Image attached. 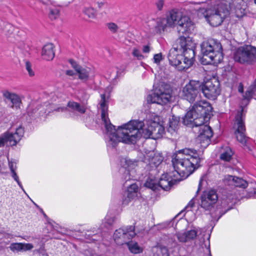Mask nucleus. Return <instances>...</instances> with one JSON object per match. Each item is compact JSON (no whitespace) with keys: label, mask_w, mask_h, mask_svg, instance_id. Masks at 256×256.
<instances>
[{"label":"nucleus","mask_w":256,"mask_h":256,"mask_svg":"<svg viewBox=\"0 0 256 256\" xmlns=\"http://www.w3.org/2000/svg\"><path fill=\"white\" fill-rule=\"evenodd\" d=\"M26 69L27 70L30 76H34V72L33 70L32 64L28 61H26L25 62Z\"/></svg>","instance_id":"a19ab883"},{"label":"nucleus","mask_w":256,"mask_h":256,"mask_svg":"<svg viewBox=\"0 0 256 256\" xmlns=\"http://www.w3.org/2000/svg\"><path fill=\"white\" fill-rule=\"evenodd\" d=\"M100 104L102 110V120L107 136L108 146L114 148L119 142L128 144H134L141 137L152 138V128L148 124L150 120L146 121V124L142 121L130 120L116 130L115 126L112 124L108 118L104 94H101Z\"/></svg>","instance_id":"f03ea898"},{"label":"nucleus","mask_w":256,"mask_h":256,"mask_svg":"<svg viewBox=\"0 0 256 256\" xmlns=\"http://www.w3.org/2000/svg\"><path fill=\"white\" fill-rule=\"evenodd\" d=\"M226 182L228 185L234 186L236 187L245 188L248 186L247 182L242 178L228 175L224 178Z\"/></svg>","instance_id":"4be33fe9"},{"label":"nucleus","mask_w":256,"mask_h":256,"mask_svg":"<svg viewBox=\"0 0 256 256\" xmlns=\"http://www.w3.org/2000/svg\"><path fill=\"white\" fill-rule=\"evenodd\" d=\"M218 196L216 190H211L204 191L200 196V206L206 210H210L216 204Z\"/></svg>","instance_id":"ddd939ff"},{"label":"nucleus","mask_w":256,"mask_h":256,"mask_svg":"<svg viewBox=\"0 0 256 256\" xmlns=\"http://www.w3.org/2000/svg\"><path fill=\"white\" fill-rule=\"evenodd\" d=\"M145 160H148L150 164L156 166L159 165L162 161V156L156 154L154 151H150L144 155Z\"/></svg>","instance_id":"b1692460"},{"label":"nucleus","mask_w":256,"mask_h":256,"mask_svg":"<svg viewBox=\"0 0 256 256\" xmlns=\"http://www.w3.org/2000/svg\"><path fill=\"white\" fill-rule=\"evenodd\" d=\"M150 256H169L168 249L166 246H156L152 248Z\"/></svg>","instance_id":"bb28decb"},{"label":"nucleus","mask_w":256,"mask_h":256,"mask_svg":"<svg viewBox=\"0 0 256 256\" xmlns=\"http://www.w3.org/2000/svg\"><path fill=\"white\" fill-rule=\"evenodd\" d=\"M104 4L102 2L98 3V6L100 8H101L104 6Z\"/></svg>","instance_id":"4d7b16f0"},{"label":"nucleus","mask_w":256,"mask_h":256,"mask_svg":"<svg viewBox=\"0 0 256 256\" xmlns=\"http://www.w3.org/2000/svg\"><path fill=\"white\" fill-rule=\"evenodd\" d=\"M67 106L68 108L65 107L59 108H58V110L65 112L68 108L70 110L73 112L84 114L86 112V108L84 106H82L80 104L74 101H70L68 103Z\"/></svg>","instance_id":"412c9836"},{"label":"nucleus","mask_w":256,"mask_h":256,"mask_svg":"<svg viewBox=\"0 0 256 256\" xmlns=\"http://www.w3.org/2000/svg\"><path fill=\"white\" fill-rule=\"evenodd\" d=\"M194 204H195L194 199L192 198L190 201V202H188V204L186 207V209L188 211L190 210L191 209V208H192L194 206Z\"/></svg>","instance_id":"49530a36"},{"label":"nucleus","mask_w":256,"mask_h":256,"mask_svg":"<svg viewBox=\"0 0 256 256\" xmlns=\"http://www.w3.org/2000/svg\"><path fill=\"white\" fill-rule=\"evenodd\" d=\"M138 186L137 184L134 183L130 184V186L128 187L127 190L124 194V197L122 199V204L128 205L132 200L138 196Z\"/></svg>","instance_id":"a211bd4d"},{"label":"nucleus","mask_w":256,"mask_h":256,"mask_svg":"<svg viewBox=\"0 0 256 256\" xmlns=\"http://www.w3.org/2000/svg\"><path fill=\"white\" fill-rule=\"evenodd\" d=\"M200 90L204 96L210 100H215L220 94L219 82L216 80H208L204 84H201Z\"/></svg>","instance_id":"9b49d317"},{"label":"nucleus","mask_w":256,"mask_h":256,"mask_svg":"<svg viewBox=\"0 0 256 256\" xmlns=\"http://www.w3.org/2000/svg\"><path fill=\"white\" fill-rule=\"evenodd\" d=\"M33 107L32 105H30L28 108L27 112L30 116H32L33 114L40 116L42 114L46 112L45 111L40 110L38 114H36V109L34 110Z\"/></svg>","instance_id":"4c0bfd02"},{"label":"nucleus","mask_w":256,"mask_h":256,"mask_svg":"<svg viewBox=\"0 0 256 256\" xmlns=\"http://www.w3.org/2000/svg\"><path fill=\"white\" fill-rule=\"evenodd\" d=\"M106 26L112 34H116L118 32L119 29L118 26L113 22L107 23L106 24Z\"/></svg>","instance_id":"72a5a7b5"},{"label":"nucleus","mask_w":256,"mask_h":256,"mask_svg":"<svg viewBox=\"0 0 256 256\" xmlns=\"http://www.w3.org/2000/svg\"><path fill=\"white\" fill-rule=\"evenodd\" d=\"M11 173H12V178L14 180H16V182L18 183V185L20 188L24 192L26 193V192L24 189V188L22 184V183L19 180L18 176L17 175L16 171L12 172Z\"/></svg>","instance_id":"79ce46f5"},{"label":"nucleus","mask_w":256,"mask_h":256,"mask_svg":"<svg viewBox=\"0 0 256 256\" xmlns=\"http://www.w3.org/2000/svg\"><path fill=\"white\" fill-rule=\"evenodd\" d=\"M176 236L180 242L184 243L188 242L186 232H178Z\"/></svg>","instance_id":"c9c22d12"},{"label":"nucleus","mask_w":256,"mask_h":256,"mask_svg":"<svg viewBox=\"0 0 256 256\" xmlns=\"http://www.w3.org/2000/svg\"><path fill=\"white\" fill-rule=\"evenodd\" d=\"M201 83L199 81L192 80L182 88V97L192 103L196 102L192 109L187 112L183 118L184 124L194 126V132L198 131V140L202 146L206 147L210 142V138L212 136L210 127L204 124L210 117L212 107L210 104L205 100H200Z\"/></svg>","instance_id":"f257e3e1"},{"label":"nucleus","mask_w":256,"mask_h":256,"mask_svg":"<svg viewBox=\"0 0 256 256\" xmlns=\"http://www.w3.org/2000/svg\"><path fill=\"white\" fill-rule=\"evenodd\" d=\"M6 135L4 133L0 136V147L4 146L5 144H7L6 141Z\"/></svg>","instance_id":"a18cd8bd"},{"label":"nucleus","mask_w":256,"mask_h":256,"mask_svg":"<svg viewBox=\"0 0 256 256\" xmlns=\"http://www.w3.org/2000/svg\"><path fill=\"white\" fill-rule=\"evenodd\" d=\"M60 14V10L57 8H50L48 12L49 18L52 20L57 18Z\"/></svg>","instance_id":"2f4dec72"},{"label":"nucleus","mask_w":256,"mask_h":256,"mask_svg":"<svg viewBox=\"0 0 256 256\" xmlns=\"http://www.w3.org/2000/svg\"><path fill=\"white\" fill-rule=\"evenodd\" d=\"M70 62L78 74V78L83 82H85L88 80L90 76L93 74L92 70L90 68L82 66L72 60H70Z\"/></svg>","instance_id":"2eb2a0df"},{"label":"nucleus","mask_w":256,"mask_h":256,"mask_svg":"<svg viewBox=\"0 0 256 256\" xmlns=\"http://www.w3.org/2000/svg\"><path fill=\"white\" fill-rule=\"evenodd\" d=\"M236 202L235 196L232 194L224 196L220 204L217 206L216 213L212 214V216L214 218H217L218 220L222 215H224L227 211L232 208V206Z\"/></svg>","instance_id":"f8f14e48"},{"label":"nucleus","mask_w":256,"mask_h":256,"mask_svg":"<svg viewBox=\"0 0 256 256\" xmlns=\"http://www.w3.org/2000/svg\"><path fill=\"white\" fill-rule=\"evenodd\" d=\"M180 122V118L172 116L170 118L168 126V132L172 136H176L177 134V131Z\"/></svg>","instance_id":"a878e982"},{"label":"nucleus","mask_w":256,"mask_h":256,"mask_svg":"<svg viewBox=\"0 0 256 256\" xmlns=\"http://www.w3.org/2000/svg\"><path fill=\"white\" fill-rule=\"evenodd\" d=\"M255 4H256V0H254Z\"/></svg>","instance_id":"bf43d9fd"},{"label":"nucleus","mask_w":256,"mask_h":256,"mask_svg":"<svg viewBox=\"0 0 256 256\" xmlns=\"http://www.w3.org/2000/svg\"><path fill=\"white\" fill-rule=\"evenodd\" d=\"M114 220L115 218L114 216L107 214L102 222V226L108 228L114 224Z\"/></svg>","instance_id":"7c9ffc66"},{"label":"nucleus","mask_w":256,"mask_h":256,"mask_svg":"<svg viewBox=\"0 0 256 256\" xmlns=\"http://www.w3.org/2000/svg\"><path fill=\"white\" fill-rule=\"evenodd\" d=\"M180 180L181 178L178 177L174 172L170 174H164L160 178L158 186H160L165 190H168L176 182Z\"/></svg>","instance_id":"4468645a"},{"label":"nucleus","mask_w":256,"mask_h":256,"mask_svg":"<svg viewBox=\"0 0 256 256\" xmlns=\"http://www.w3.org/2000/svg\"><path fill=\"white\" fill-rule=\"evenodd\" d=\"M120 171L121 172H124V174H126V176H124V179H126V180H128L130 179V176H129V171L128 170H126V168H122L121 170H120Z\"/></svg>","instance_id":"3c124183"},{"label":"nucleus","mask_w":256,"mask_h":256,"mask_svg":"<svg viewBox=\"0 0 256 256\" xmlns=\"http://www.w3.org/2000/svg\"><path fill=\"white\" fill-rule=\"evenodd\" d=\"M6 135L7 144L10 146H16L20 142L24 134V129L21 126L16 128L14 133L6 132L4 133Z\"/></svg>","instance_id":"f3484780"},{"label":"nucleus","mask_w":256,"mask_h":256,"mask_svg":"<svg viewBox=\"0 0 256 256\" xmlns=\"http://www.w3.org/2000/svg\"><path fill=\"white\" fill-rule=\"evenodd\" d=\"M126 245L130 252L134 254L142 253L144 250L143 248L134 241H128Z\"/></svg>","instance_id":"cd10ccee"},{"label":"nucleus","mask_w":256,"mask_h":256,"mask_svg":"<svg viewBox=\"0 0 256 256\" xmlns=\"http://www.w3.org/2000/svg\"><path fill=\"white\" fill-rule=\"evenodd\" d=\"M66 74L68 75V76H73L74 74V72L72 70H68L66 71Z\"/></svg>","instance_id":"864d4df0"},{"label":"nucleus","mask_w":256,"mask_h":256,"mask_svg":"<svg viewBox=\"0 0 256 256\" xmlns=\"http://www.w3.org/2000/svg\"><path fill=\"white\" fill-rule=\"evenodd\" d=\"M204 182V180L202 178H200L199 181V184L198 186V189L196 192V193H198L202 188V184Z\"/></svg>","instance_id":"603ef678"},{"label":"nucleus","mask_w":256,"mask_h":256,"mask_svg":"<svg viewBox=\"0 0 256 256\" xmlns=\"http://www.w3.org/2000/svg\"><path fill=\"white\" fill-rule=\"evenodd\" d=\"M9 248L14 252H22V242L12 243Z\"/></svg>","instance_id":"473e14b6"},{"label":"nucleus","mask_w":256,"mask_h":256,"mask_svg":"<svg viewBox=\"0 0 256 256\" xmlns=\"http://www.w3.org/2000/svg\"><path fill=\"white\" fill-rule=\"evenodd\" d=\"M44 217H46V218L47 216L45 214H44Z\"/></svg>","instance_id":"13d9d810"},{"label":"nucleus","mask_w":256,"mask_h":256,"mask_svg":"<svg viewBox=\"0 0 256 256\" xmlns=\"http://www.w3.org/2000/svg\"><path fill=\"white\" fill-rule=\"evenodd\" d=\"M3 96L11 102L12 104V108H15L16 110L20 108L22 100L18 94L6 91L4 92Z\"/></svg>","instance_id":"5701e85b"},{"label":"nucleus","mask_w":256,"mask_h":256,"mask_svg":"<svg viewBox=\"0 0 256 256\" xmlns=\"http://www.w3.org/2000/svg\"><path fill=\"white\" fill-rule=\"evenodd\" d=\"M200 162L196 150L186 148L180 150L172 160L174 172L182 180L200 167Z\"/></svg>","instance_id":"39448f33"},{"label":"nucleus","mask_w":256,"mask_h":256,"mask_svg":"<svg viewBox=\"0 0 256 256\" xmlns=\"http://www.w3.org/2000/svg\"><path fill=\"white\" fill-rule=\"evenodd\" d=\"M166 16L174 28L177 26L180 32L188 34L193 30L194 26L192 22L182 10L172 8L166 12Z\"/></svg>","instance_id":"0eeeda50"},{"label":"nucleus","mask_w":256,"mask_h":256,"mask_svg":"<svg viewBox=\"0 0 256 256\" xmlns=\"http://www.w3.org/2000/svg\"><path fill=\"white\" fill-rule=\"evenodd\" d=\"M172 98V90L168 86L161 85L156 88L146 98L148 103L164 104L168 103Z\"/></svg>","instance_id":"6e6552de"},{"label":"nucleus","mask_w":256,"mask_h":256,"mask_svg":"<svg viewBox=\"0 0 256 256\" xmlns=\"http://www.w3.org/2000/svg\"><path fill=\"white\" fill-rule=\"evenodd\" d=\"M8 166L11 172H12L16 171V162L9 161Z\"/></svg>","instance_id":"de8ad7c7"},{"label":"nucleus","mask_w":256,"mask_h":256,"mask_svg":"<svg viewBox=\"0 0 256 256\" xmlns=\"http://www.w3.org/2000/svg\"><path fill=\"white\" fill-rule=\"evenodd\" d=\"M170 28H174V26L166 15V18H160L157 19L155 29L158 33L162 34L167 32Z\"/></svg>","instance_id":"6ab92c4d"},{"label":"nucleus","mask_w":256,"mask_h":256,"mask_svg":"<svg viewBox=\"0 0 256 256\" xmlns=\"http://www.w3.org/2000/svg\"><path fill=\"white\" fill-rule=\"evenodd\" d=\"M238 91L240 92H243V87H242V86L241 84H240L238 86Z\"/></svg>","instance_id":"6e6d98bb"},{"label":"nucleus","mask_w":256,"mask_h":256,"mask_svg":"<svg viewBox=\"0 0 256 256\" xmlns=\"http://www.w3.org/2000/svg\"><path fill=\"white\" fill-rule=\"evenodd\" d=\"M194 56L192 42L189 38L181 36L177 40V46L170 50L168 58L170 65L182 71L192 66Z\"/></svg>","instance_id":"20e7f679"},{"label":"nucleus","mask_w":256,"mask_h":256,"mask_svg":"<svg viewBox=\"0 0 256 256\" xmlns=\"http://www.w3.org/2000/svg\"><path fill=\"white\" fill-rule=\"evenodd\" d=\"M132 55L138 60H142L144 56L140 52V50L138 48H134L132 50Z\"/></svg>","instance_id":"f704fd0d"},{"label":"nucleus","mask_w":256,"mask_h":256,"mask_svg":"<svg viewBox=\"0 0 256 256\" xmlns=\"http://www.w3.org/2000/svg\"><path fill=\"white\" fill-rule=\"evenodd\" d=\"M44 59L46 60H52L54 57V46L51 43L45 44L42 51Z\"/></svg>","instance_id":"393cba45"},{"label":"nucleus","mask_w":256,"mask_h":256,"mask_svg":"<svg viewBox=\"0 0 256 256\" xmlns=\"http://www.w3.org/2000/svg\"><path fill=\"white\" fill-rule=\"evenodd\" d=\"M22 252L30 251L34 248V245L31 243L22 242Z\"/></svg>","instance_id":"ea45409f"},{"label":"nucleus","mask_w":256,"mask_h":256,"mask_svg":"<svg viewBox=\"0 0 256 256\" xmlns=\"http://www.w3.org/2000/svg\"><path fill=\"white\" fill-rule=\"evenodd\" d=\"M148 124L152 128V138L156 140L161 138L164 133V127L155 120H150Z\"/></svg>","instance_id":"aec40b11"},{"label":"nucleus","mask_w":256,"mask_h":256,"mask_svg":"<svg viewBox=\"0 0 256 256\" xmlns=\"http://www.w3.org/2000/svg\"><path fill=\"white\" fill-rule=\"evenodd\" d=\"M235 61L240 64H253L256 62V48L246 46L238 48L234 54Z\"/></svg>","instance_id":"1a4fd4ad"},{"label":"nucleus","mask_w":256,"mask_h":256,"mask_svg":"<svg viewBox=\"0 0 256 256\" xmlns=\"http://www.w3.org/2000/svg\"><path fill=\"white\" fill-rule=\"evenodd\" d=\"M150 48L148 45H144L142 47V52L144 54H148L150 51Z\"/></svg>","instance_id":"8fccbe9b"},{"label":"nucleus","mask_w":256,"mask_h":256,"mask_svg":"<svg viewBox=\"0 0 256 256\" xmlns=\"http://www.w3.org/2000/svg\"><path fill=\"white\" fill-rule=\"evenodd\" d=\"M136 236L134 227L130 226L125 228L116 230L114 234V240L116 243L120 246L127 244L128 240Z\"/></svg>","instance_id":"9d476101"},{"label":"nucleus","mask_w":256,"mask_h":256,"mask_svg":"<svg viewBox=\"0 0 256 256\" xmlns=\"http://www.w3.org/2000/svg\"><path fill=\"white\" fill-rule=\"evenodd\" d=\"M83 12L90 18H94L96 16V10L91 7L84 8Z\"/></svg>","instance_id":"c756f323"},{"label":"nucleus","mask_w":256,"mask_h":256,"mask_svg":"<svg viewBox=\"0 0 256 256\" xmlns=\"http://www.w3.org/2000/svg\"><path fill=\"white\" fill-rule=\"evenodd\" d=\"M33 254H42V255L44 256V248L42 246H41L38 249L34 250L33 251Z\"/></svg>","instance_id":"09e8293b"},{"label":"nucleus","mask_w":256,"mask_h":256,"mask_svg":"<svg viewBox=\"0 0 256 256\" xmlns=\"http://www.w3.org/2000/svg\"><path fill=\"white\" fill-rule=\"evenodd\" d=\"M163 58L162 53L155 54L153 58L154 62L157 64H159Z\"/></svg>","instance_id":"37998d69"},{"label":"nucleus","mask_w":256,"mask_h":256,"mask_svg":"<svg viewBox=\"0 0 256 256\" xmlns=\"http://www.w3.org/2000/svg\"><path fill=\"white\" fill-rule=\"evenodd\" d=\"M201 52L202 54V62L204 64H216L223 60L222 46L214 39L204 42L201 44Z\"/></svg>","instance_id":"423d86ee"},{"label":"nucleus","mask_w":256,"mask_h":256,"mask_svg":"<svg viewBox=\"0 0 256 256\" xmlns=\"http://www.w3.org/2000/svg\"><path fill=\"white\" fill-rule=\"evenodd\" d=\"M164 4V0H157L155 2L157 9L160 11L162 10Z\"/></svg>","instance_id":"c03bdc74"},{"label":"nucleus","mask_w":256,"mask_h":256,"mask_svg":"<svg viewBox=\"0 0 256 256\" xmlns=\"http://www.w3.org/2000/svg\"><path fill=\"white\" fill-rule=\"evenodd\" d=\"M248 0H224L212 9L206 10L204 8H198V14L203 15L212 26L221 24L224 20L229 14L228 4L231 12L237 18H242L246 14Z\"/></svg>","instance_id":"7ed1b4c3"},{"label":"nucleus","mask_w":256,"mask_h":256,"mask_svg":"<svg viewBox=\"0 0 256 256\" xmlns=\"http://www.w3.org/2000/svg\"><path fill=\"white\" fill-rule=\"evenodd\" d=\"M145 186L146 187H148L152 190H156L158 187V184H156L154 180L152 179H148L145 183Z\"/></svg>","instance_id":"e433bc0d"},{"label":"nucleus","mask_w":256,"mask_h":256,"mask_svg":"<svg viewBox=\"0 0 256 256\" xmlns=\"http://www.w3.org/2000/svg\"><path fill=\"white\" fill-rule=\"evenodd\" d=\"M237 129L235 134L238 140L242 144H245L246 142L247 138L245 135V126L243 121L242 114L239 113L236 117Z\"/></svg>","instance_id":"dca6fc26"},{"label":"nucleus","mask_w":256,"mask_h":256,"mask_svg":"<svg viewBox=\"0 0 256 256\" xmlns=\"http://www.w3.org/2000/svg\"><path fill=\"white\" fill-rule=\"evenodd\" d=\"M188 241L194 240L197 236V232L195 230H191L186 232Z\"/></svg>","instance_id":"58836bf2"},{"label":"nucleus","mask_w":256,"mask_h":256,"mask_svg":"<svg viewBox=\"0 0 256 256\" xmlns=\"http://www.w3.org/2000/svg\"><path fill=\"white\" fill-rule=\"evenodd\" d=\"M232 154L233 153L230 148L226 146L224 151L222 152L220 158L224 161L228 162L231 160Z\"/></svg>","instance_id":"c85d7f7f"},{"label":"nucleus","mask_w":256,"mask_h":256,"mask_svg":"<svg viewBox=\"0 0 256 256\" xmlns=\"http://www.w3.org/2000/svg\"><path fill=\"white\" fill-rule=\"evenodd\" d=\"M177 242L175 240L172 241V242L171 244V247H175L177 246Z\"/></svg>","instance_id":"5fc2aeb1"}]
</instances>
